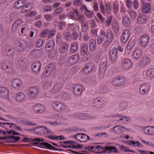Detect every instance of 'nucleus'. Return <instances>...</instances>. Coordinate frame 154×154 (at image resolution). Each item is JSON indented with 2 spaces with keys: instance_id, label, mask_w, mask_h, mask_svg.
Returning a JSON list of instances; mask_svg holds the SVG:
<instances>
[{
  "instance_id": "nucleus-1",
  "label": "nucleus",
  "mask_w": 154,
  "mask_h": 154,
  "mask_svg": "<svg viewBox=\"0 0 154 154\" xmlns=\"http://www.w3.org/2000/svg\"><path fill=\"white\" fill-rule=\"evenodd\" d=\"M35 134L39 135H44L46 137L49 139L56 140L58 139L57 136L54 135V133L49 130L48 128L43 126H39L32 128Z\"/></svg>"
},
{
  "instance_id": "nucleus-2",
  "label": "nucleus",
  "mask_w": 154,
  "mask_h": 154,
  "mask_svg": "<svg viewBox=\"0 0 154 154\" xmlns=\"http://www.w3.org/2000/svg\"><path fill=\"white\" fill-rule=\"evenodd\" d=\"M61 145L63 147L65 148H72L75 149H80L81 147L75 145L76 143L75 141H65L60 142Z\"/></svg>"
},
{
  "instance_id": "nucleus-3",
  "label": "nucleus",
  "mask_w": 154,
  "mask_h": 154,
  "mask_svg": "<svg viewBox=\"0 0 154 154\" xmlns=\"http://www.w3.org/2000/svg\"><path fill=\"white\" fill-rule=\"evenodd\" d=\"M111 131L116 134H121L125 133L126 131H130L131 130L130 129L126 128L125 127L121 125H116L113 127L111 129Z\"/></svg>"
},
{
  "instance_id": "nucleus-4",
  "label": "nucleus",
  "mask_w": 154,
  "mask_h": 154,
  "mask_svg": "<svg viewBox=\"0 0 154 154\" xmlns=\"http://www.w3.org/2000/svg\"><path fill=\"white\" fill-rule=\"evenodd\" d=\"M55 68V66L54 64L51 63L48 64L45 67L42 72L43 76L45 77L51 75Z\"/></svg>"
},
{
  "instance_id": "nucleus-5",
  "label": "nucleus",
  "mask_w": 154,
  "mask_h": 154,
  "mask_svg": "<svg viewBox=\"0 0 154 154\" xmlns=\"http://www.w3.org/2000/svg\"><path fill=\"white\" fill-rule=\"evenodd\" d=\"M53 108L58 111H61L65 109L66 106L61 102L55 101L52 103Z\"/></svg>"
},
{
  "instance_id": "nucleus-6",
  "label": "nucleus",
  "mask_w": 154,
  "mask_h": 154,
  "mask_svg": "<svg viewBox=\"0 0 154 154\" xmlns=\"http://www.w3.org/2000/svg\"><path fill=\"white\" fill-rule=\"evenodd\" d=\"M74 137L77 140L81 142H85L89 140H91L88 136L85 134L78 133Z\"/></svg>"
},
{
  "instance_id": "nucleus-7",
  "label": "nucleus",
  "mask_w": 154,
  "mask_h": 154,
  "mask_svg": "<svg viewBox=\"0 0 154 154\" xmlns=\"http://www.w3.org/2000/svg\"><path fill=\"white\" fill-rule=\"evenodd\" d=\"M133 65V63L130 59L125 58L122 61V66L124 70H126L131 69Z\"/></svg>"
},
{
  "instance_id": "nucleus-8",
  "label": "nucleus",
  "mask_w": 154,
  "mask_h": 154,
  "mask_svg": "<svg viewBox=\"0 0 154 154\" xmlns=\"http://www.w3.org/2000/svg\"><path fill=\"white\" fill-rule=\"evenodd\" d=\"M142 130L144 134L151 136L154 135V126H143L142 128Z\"/></svg>"
},
{
  "instance_id": "nucleus-9",
  "label": "nucleus",
  "mask_w": 154,
  "mask_h": 154,
  "mask_svg": "<svg viewBox=\"0 0 154 154\" xmlns=\"http://www.w3.org/2000/svg\"><path fill=\"white\" fill-rule=\"evenodd\" d=\"M32 108L33 110L35 113L39 114L44 113L46 110L45 106L40 104H37L34 105Z\"/></svg>"
},
{
  "instance_id": "nucleus-10",
  "label": "nucleus",
  "mask_w": 154,
  "mask_h": 154,
  "mask_svg": "<svg viewBox=\"0 0 154 154\" xmlns=\"http://www.w3.org/2000/svg\"><path fill=\"white\" fill-rule=\"evenodd\" d=\"M73 90L75 94L78 96L80 95L82 93L83 86L79 84H75L73 86Z\"/></svg>"
},
{
  "instance_id": "nucleus-11",
  "label": "nucleus",
  "mask_w": 154,
  "mask_h": 154,
  "mask_svg": "<svg viewBox=\"0 0 154 154\" xmlns=\"http://www.w3.org/2000/svg\"><path fill=\"white\" fill-rule=\"evenodd\" d=\"M0 95L3 98L8 99L9 100L11 101L9 99V90L7 88L5 87H0Z\"/></svg>"
},
{
  "instance_id": "nucleus-12",
  "label": "nucleus",
  "mask_w": 154,
  "mask_h": 154,
  "mask_svg": "<svg viewBox=\"0 0 154 154\" xmlns=\"http://www.w3.org/2000/svg\"><path fill=\"white\" fill-rule=\"evenodd\" d=\"M125 82V79L123 77L118 76L114 79L112 81V83L116 85H123Z\"/></svg>"
},
{
  "instance_id": "nucleus-13",
  "label": "nucleus",
  "mask_w": 154,
  "mask_h": 154,
  "mask_svg": "<svg viewBox=\"0 0 154 154\" xmlns=\"http://www.w3.org/2000/svg\"><path fill=\"white\" fill-rule=\"evenodd\" d=\"M76 117L81 119H91L95 118V117L90 114L84 113H77Z\"/></svg>"
},
{
  "instance_id": "nucleus-14",
  "label": "nucleus",
  "mask_w": 154,
  "mask_h": 154,
  "mask_svg": "<svg viewBox=\"0 0 154 154\" xmlns=\"http://www.w3.org/2000/svg\"><path fill=\"white\" fill-rule=\"evenodd\" d=\"M28 94L31 97H34L36 96L38 93V88L35 87H30L28 90Z\"/></svg>"
},
{
  "instance_id": "nucleus-15",
  "label": "nucleus",
  "mask_w": 154,
  "mask_h": 154,
  "mask_svg": "<svg viewBox=\"0 0 154 154\" xmlns=\"http://www.w3.org/2000/svg\"><path fill=\"white\" fill-rule=\"evenodd\" d=\"M150 88L147 83H145L142 84L139 88L140 93L144 94L148 93L149 91Z\"/></svg>"
},
{
  "instance_id": "nucleus-16",
  "label": "nucleus",
  "mask_w": 154,
  "mask_h": 154,
  "mask_svg": "<svg viewBox=\"0 0 154 154\" xmlns=\"http://www.w3.org/2000/svg\"><path fill=\"white\" fill-rule=\"evenodd\" d=\"M131 35L128 29L125 30L121 36V40L123 42L125 43L128 40Z\"/></svg>"
},
{
  "instance_id": "nucleus-17",
  "label": "nucleus",
  "mask_w": 154,
  "mask_h": 154,
  "mask_svg": "<svg viewBox=\"0 0 154 154\" xmlns=\"http://www.w3.org/2000/svg\"><path fill=\"white\" fill-rule=\"evenodd\" d=\"M109 117H115L116 118V121L119 122V121H123L122 123L125 122V121L127 122L129 121L130 119L127 117V116H125L123 115H117L116 116H108Z\"/></svg>"
},
{
  "instance_id": "nucleus-18",
  "label": "nucleus",
  "mask_w": 154,
  "mask_h": 154,
  "mask_svg": "<svg viewBox=\"0 0 154 154\" xmlns=\"http://www.w3.org/2000/svg\"><path fill=\"white\" fill-rule=\"evenodd\" d=\"M118 52L117 49L115 47L110 49L109 55L112 61H114L117 59V54Z\"/></svg>"
},
{
  "instance_id": "nucleus-19",
  "label": "nucleus",
  "mask_w": 154,
  "mask_h": 154,
  "mask_svg": "<svg viewBox=\"0 0 154 154\" xmlns=\"http://www.w3.org/2000/svg\"><path fill=\"white\" fill-rule=\"evenodd\" d=\"M79 58V56L77 54L72 56L69 59L67 62V64L70 66H72L75 64Z\"/></svg>"
},
{
  "instance_id": "nucleus-20",
  "label": "nucleus",
  "mask_w": 154,
  "mask_h": 154,
  "mask_svg": "<svg viewBox=\"0 0 154 154\" xmlns=\"http://www.w3.org/2000/svg\"><path fill=\"white\" fill-rule=\"evenodd\" d=\"M0 126L6 129L10 130L15 128L16 125L12 123L0 122Z\"/></svg>"
},
{
  "instance_id": "nucleus-21",
  "label": "nucleus",
  "mask_w": 154,
  "mask_h": 154,
  "mask_svg": "<svg viewBox=\"0 0 154 154\" xmlns=\"http://www.w3.org/2000/svg\"><path fill=\"white\" fill-rule=\"evenodd\" d=\"M149 41V37L148 35H143L140 39V42L141 46L145 47L147 45Z\"/></svg>"
},
{
  "instance_id": "nucleus-22",
  "label": "nucleus",
  "mask_w": 154,
  "mask_h": 154,
  "mask_svg": "<svg viewBox=\"0 0 154 154\" xmlns=\"http://www.w3.org/2000/svg\"><path fill=\"white\" fill-rule=\"evenodd\" d=\"M11 84L12 86L15 88H20L22 85L21 81L19 79H15L13 80Z\"/></svg>"
},
{
  "instance_id": "nucleus-23",
  "label": "nucleus",
  "mask_w": 154,
  "mask_h": 154,
  "mask_svg": "<svg viewBox=\"0 0 154 154\" xmlns=\"http://www.w3.org/2000/svg\"><path fill=\"white\" fill-rule=\"evenodd\" d=\"M55 46V43L53 40H50L46 43L45 48L47 51H50L53 50Z\"/></svg>"
},
{
  "instance_id": "nucleus-24",
  "label": "nucleus",
  "mask_w": 154,
  "mask_h": 154,
  "mask_svg": "<svg viewBox=\"0 0 154 154\" xmlns=\"http://www.w3.org/2000/svg\"><path fill=\"white\" fill-rule=\"evenodd\" d=\"M25 0H18L14 3V7L16 8H21L26 3Z\"/></svg>"
},
{
  "instance_id": "nucleus-25",
  "label": "nucleus",
  "mask_w": 154,
  "mask_h": 154,
  "mask_svg": "<svg viewBox=\"0 0 154 154\" xmlns=\"http://www.w3.org/2000/svg\"><path fill=\"white\" fill-rule=\"evenodd\" d=\"M94 68V65L92 63H89L86 64L83 69L84 73L87 74L91 72Z\"/></svg>"
},
{
  "instance_id": "nucleus-26",
  "label": "nucleus",
  "mask_w": 154,
  "mask_h": 154,
  "mask_svg": "<svg viewBox=\"0 0 154 154\" xmlns=\"http://www.w3.org/2000/svg\"><path fill=\"white\" fill-rule=\"evenodd\" d=\"M41 64L38 61L34 62L32 64V71L34 72H39L41 69Z\"/></svg>"
},
{
  "instance_id": "nucleus-27",
  "label": "nucleus",
  "mask_w": 154,
  "mask_h": 154,
  "mask_svg": "<svg viewBox=\"0 0 154 154\" xmlns=\"http://www.w3.org/2000/svg\"><path fill=\"white\" fill-rule=\"evenodd\" d=\"M40 147L46 148L47 149L55 150L57 149L51 145L49 143L46 142H42L40 144Z\"/></svg>"
},
{
  "instance_id": "nucleus-28",
  "label": "nucleus",
  "mask_w": 154,
  "mask_h": 154,
  "mask_svg": "<svg viewBox=\"0 0 154 154\" xmlns=\"http://www.w3.org/2000/svg\"><path fill=\"white\" fill-rule=\"evenodd\" d=\"M92 104L95 107H100L103 104V100L101 98H96L93 100Z\"/></svg>"
},
{
  "instance_id": "nucleus-29",
  "label": "nucleus",
  "mask_w": 154,
  "mask_h": 154,
  "mask_svg": "<svg viewBox=\"0 0 154 154\" xmlns=\"http://www.w3.org/2000/svg\"><path fill=\"white\" fill-rule=\"evenodd\" d=\"M107 63L106 61L102 60L100 65L99 70L100 74H103L107 68Z\"/></svg>"
},
{
  "instance_id": "nucleus-30",
  "label": "nucleus",
  "mask_w": 154,
  "mask_h": 154,
  "mask_svg": "<svg viewBox=\"0 0 154 154\" xmlns=\"http://www.w3.org/2000/svg\"><path fill=\"white\" fill-rule=\"evenodd\" d=\"M25 98V94L22 92H19L17 94L16 100L18 102L20 103L23 101Z\"/></svg>"
},
{
  "instance_id": "nucleus-31",
  "label": "nucleus",
  "mask_w": 154,
  "mask_h": 154,
  "mask_svg": "<svg viewBox=\"0 0 154 154\" xmlns=\"http://www.w3.org/2000/svg\"><path fill=\"white\" fill-rule=\"evenodd\" d=\"M68 48L67 44L66 42H62L59 48V51L61 53H64L67 51Z\"/></svg>"
},
{
  "instance_id": "nucleus-32",
  "label": "nucleus",
  "mask_w": 154,
  "mask_h": 154,
  "mask_svg": "<svg viewBox=\"0 0 154 154\" xmlns=\"http://www.w3.org/2000/svg\"><path fill=\"white\" fill-rule=\"evenodd\" d=\"M33 4L31 3H28L26 4L22 9L21 11L23 13L27 12L32 8Z\"/></svg>"
},
{
  "instance_id": "nucleus-33",
  "label": "nucleus",
  "mask_w": 154,
  "mask_h": 154,
  "mask_svg": "<svg viewBox=\"0 0 154 154\" xmlns=\"http://www.w3.org/2000/svg\"><path fill=\"white\" fill-rule=\"evenodd\" d=\"M22 23V21L21 20L19 19L17 20L12 26V31L14 32H16Z\"/></svg>"
},
{
  "instance_id": "nucleus-34",
  "label": "nucleus",
  "mask_w": 154,
  "mask_h": 154,
  "mask_svg": "<svg viewBox=\"0 0 154 154\" xmlns=\"http://www.w3.org/2000/svg\"><path fill=\"white\" fill-rule=\"evenodd\" d=\"M142 52L141 49L139 48L136 49L133 53L134 57L136 59H139L141 56Z\"/></svg>"
},
{
  "instance_id": "nucleus-35",
  "label": "nucleus",
  "mask_w": 154,
  "mask_h": 154,
  "mask_svg": "<svg viewBox=\"0 0 154 154\" xmlns=\"http://www.w3.org/2000/svg\"><path fill=\"white\" fill-rule=\"evenodd\" d=\"M151 59L146 56H144L140 60V64L142 66H144L151 62Z\"/></svg>"
},
{
  "instance_id": "nucleus-36",
  "label": "nucleus",
  "mask_w": 154,
  "mask_h": 154,
  "mask_svg": "<svg viewBox=\"0 0 154 154\" xmlns=\"http://www.w3.org/2000/svg\"><path fill=\"white\" fill-rule=\"evenodd\" d=\"M137 19L139 23H143L146 22L147 20V17L146 15L142 14L138 16Z\"/></svg>"
},
{
  "instance_id": "nucleus-37",
  "label": "nucleus",
  "mask_w": 154,
  "mask_h": 154,
  "mask_svg": "<svg viewBox=\"0 0 154 154\" xmlns=\"http://www.w3.org/2000/svg\"><path fill=\"white\" fill-rule=\"evenodd\" d=\"M151 7L149 3H146L143 5L141 11H142L145 13H148L150 11Z\"/></svg>"
},
{
  "instance_id": "nucleus-38",
  "label": "nucleus",
  "mask_w": 154,
  "mask_h": 154,
  "mask_svg": "<svg viewBox=\"0 0 154 154\" xmlns=\"http://www.w3.org/2000/svg\"><path fill=\"white\" fill-rule=\"evenodd\" d=\"M75 14L77 17H78L79 15V12L78 10L76 9L74 10L73 12H70L68 15L69 17L70 18L75 21L76 19Z\"/></svg>"
},
{
  "instance_id": "nucleus-39",
  "label": "nucleus",
  "mask_w": 154,
  "mask_h": 154,
  "mask_svg": "<svg viewBox=\"0 0 154 154\" xmlns=\"http://www.w3.org/2000/svg\"><path fill=\"white\" fill-rule=\"evenodd\" d=\"M2 67L5 70L11 69L12 68L11 63L8 60L5 61L2 64Z\"/></svg>"
},
{
  "instance_id": "nucleus-40",
  "label": "nucleus",
  "mask_w": 154,
  "mask_h": 154,
  "mask_svg": "<svg viewBox=\"0 0 154 154\" xmlns=\"http://www.w3.org/2000/svg\"><path fill=\"white\" fill-rule=\"evenodd\" d=\"M89 48L91 51H93L95 50L96 47V43L95 40L92 39L89 43Z\"/></svg>"
},
{
  "instance_id": "nucleus-41",
  "label": "nucleus",
  "mask_w": 154,
  "mask_h": 154,
  "mask_svg": "<svg viewBox=\"0 0 154 154\" xmlns=\"http://www.w3.org/2000/svg\"><path fill=\"white\" fill-rule=\"evenodd\" d=\"M122 23L126 26H128L131 23V20L128 16H125L123 19Z\"/></svg>"
},
{
  "instance_id": "nucleus-42",
  "label": "nucleus",
  "mask_w": 154,
  "mask_h": 154,
  "mask_svg": "<svg viewBox=\"0 0 154 154\" xmlns=\"http://www.w3.org/2000/svg\"><path fill=\"white\" fill-rule=\"evenodd\" d=\"M78 45L76 42H73L71 44L70 50L71 52L74 53L76 52L77 50Z\"/></svg>"
},
{
  "instance_id": "nucleus-43",
  "label": "nucleus",
  "mask_w": 154,
  "mask_h": 154,
  "mask_svg": "<svg viewBox=\"0 0 154 154\" xmlns=\"http://www.w3.org/2000/svg\"><path fill=\"white\" fill-rule=\"evenodd\" d=\"M88 29V25L87 22H84L81 23V29L83 32H85Z\"/></svg>"
},
{
  "instance_id": "nucleus-44",
  "label": "nucleus",
  "mask_w": 154,
  "mask_h": 154,
  "mask_svg": "<svg viewBox=\"0 0 154 154\" xmlns=\"http://www.w3.org/2000/svg\"><path fill=\"white\" fill-rule=\"evenodd\" d=\"M129 145H131L132 146H134V147H142L143 146V145L138 141L135 142L134 141H129Z\"/></svg>"
},
{
  "instance_id": "nucleus-45",
  "label": "nucleus",
  "mask_w": 154,
  "mask_h": 154,
  "mask_svg": "<svg viewBox=\"0 0 154 154\" xmlns=\"http://www.w3.org/2000/svg\"><path fill=\"white\" fill-rule=\"evenodd\" d=\"M81 53L82 54H85L88 51V46L85 43H83L81 46Z\"/></svg>"
},
{
  "instance_id": "nucleus-46",
  "label": "nucleus",
  "mask_w": 154,
  "mask_h": 154,
  "mask_svg": "<svg viewBox=\"0 0 154 154\" xmlns=\"http://www.w3.org/2000/svg\"><path fill=\"white\" fill-rule=\"evenodd\" d=\"M62 88V85L59 83H57L55 85L53 88V91L54 93L58 92Z\"/></svg>"
},
{
  "instance_id": "nucleus-47",
  "label": "nucleus",
  "mask_w": 154,
  "mask_h": 154,
  "mask_svg": "<svg viewBox=\"0 0 154 154\" xmlns=\"http://www.w3.org/2000/svg\"><path fill=\"white\" fill-rule=\"evenodd\" d=\"M8 138L10 140V142L15 143L20 140V137L18 136H12L8 137Z\"/></svg>"
},
{
  "instance_id": "nucleus-48",
  "label": "nucleus",
  "mask_w": 154,
  "mask_h": 154,
  "mask_svg": "<svg viewBox=\"0 0 154 154\" xmlns=\"http://www.w3.org/2000/svg\"><path fill=\"white\" fill-rule=\"evenodd\" d=\"M113 39V36L112 33L109 32L107 34V36L106 37V41L107 42L108 44L110 43Z\"/></svg>"
},
{
  "instance_id": "nucleus-49",
  "label": "nucleus",
  "mask_w": 154,
  "mask_h": 154,
  "mask_svg": "<svg viewBox=\"0 0 154 154\" xmlns=\"http://www.w3.org/2000/svg\"><path fill=\"white\" fill-rule=\"evenodd\" d=\"M146 75L149 78H154V69H149L147 71Z\"/></svg>"
},
{
  "instance_id": "nucleus-50",
  "label": "nucleus",
  "mask_w": 154,
  "mask_h": 154,
  "mask_svg": "<svg viewBox=\"0 0 154 154\" xmlns=\"http://www.w3.org/2000/svg\"><path fill=\"white\" fill-rule=\"evenodd\" d=\"M96 149H98V153H102L104 152L105 151L107 150L106 147H104L103 146H97L95 147Z\"/></svg>"
},
{
  "instance_id": "nucleus-51",
  "label": "nucleus",
  "mask_w": 154,
  "mask_h": 154,
  "mask_svg": "<svg viewBox=\"0 0 154 154\" xmlns=\"http://www.w3.org/2000/svg\"><path fill=\"white\" fill-rule=\"evenodd\" d=\"M106 149L109 152H113L114 153L118 152V149L116 147L113 146H107Z\"/></svg>"
},
{
  "instance_id": "nucleus-52",
  "label": "nucleus",
  "mask_w": 154,
  "mask_h": 154,
  "mask_svg": "<svg viewBox=\"0 0 154 154\" xmlns=\"http://www.w3.org/2000/svg\"><path fill=\"white\" fill-rule=\"evenodd\" d=\"M48 33L49 31L48 29H44L40 33V36L42 38L45 37Z\"/></svg>"
},
{
  "instance_id": "nucleus-53",
  "label": "nucleus",
  "mask_w": 154,
  "mask_h": 154,
  "mask_svg": "<svg viewBox=\"0 0 154 154\" xmlns=\"http://www.w3.org/2000/svg\"><path fill=\"white\" fill-rule=\"evenodd\" d=\"M128 106V103L126 102H123L120 103L119 106V108L121 110H125Z\"/></svg>"
},
{
  "instance_id": "nucleus-54",
  "label": "nucleus",
  "mask_w": 154,
  "mask_h": 154,
  "mask_svg": "<svg viewBox=\"0 0 154 154\" xmlns=\"http://www.w3.org/2000/svg\"><path fill=\"white\" fill-rule=\"evenodd\" d=\"M43 45V40L41 39H39L36 40L35 43V45L38 48L41 47Z\"/></svg>"
},
{
  "instance_id": "nucleus-55",
  "label": "nucleus",
  "mask_w": 154,
  "mask_h": 154,
  "mask_svg": "<svg viewBox=\"0 0 154 154\" xmlns=\"http://www.w3.org/2000/svg\"><path fill=\"white\" fill-rule=\"evenodd\" d=\"M18 46L17 47V51L19 52H22L24 50V47L23 44L19 42Z\"/></svg>"
},
{
  "instance_id": "nucleus-56",
  "label": "nucleus",
  "mask_w": 154,
  "mask_h": 154,
  "mask_svg": "<svg viewBox=\"0 0 154 154\" xmlns=\"http://www.w3.org/2000/svg\"><path fill=\"white\" fill-rule=\"evenodd\" d=\"M43 139L41 138H35L32 139V140L33 144L35 145L39 144V142H43Z\"/></svg>"
},
{
  "instance_id": "nucleus-57",
  "label": "nucleus",
  "mask_w": 154,
  "mask_h": 154,
  "mask_svg": "<svg viewBox=\"0 0 154 154\" xmlns=\"http://www.w3.org/2000/svg\"><path fill=\"white\" fill-rule=\"evenodd\" d=\"M68 26L69 29L70 30L73 31L77 28V25L76 24H69Z\"/></svg>"
},
{
  "instance_id": "nucleus-58",
  "label": "nucleus",
  "mask_w": 154,
  "mask_h": 154,
  "mask_svg": "<svg viewBox=\"0 0 154 154\" xmlns=\"http://www.w3.org/2000/svg\"><path fill=\"white\" fill-rule=\"evenodd\" d=\"M128 14L133 19H135L136 18L137 15L136 13L132 10H130L128 11Z\"/></svg>"
},
{
  "instance_id": "nucleus-59",
  "label": "nucleus",
  "mask_w": 154,
  "mask_h": 154,
  "mask_svg": "<svg viewBox=\"0 0 154 154\" xmlns=\"http://www.w3.org/2000/svg\"><path fill=\"white\" fill-rule=\"evenodd\" d=\"M77 17V18L75 19V21H78L79 22H81V23L84 22H85L84 21L85 17L84 15H82L80 16L79 15Z\"/></svg>"
},
{
  "instance_id": "nucleus-60",
  "label": "nucleus",
  "mask_w": 154,
  "mask_h": 154,
  "mask_svg": "<svg viewBox=\"0 0 154 154\" xmlns=\"http://www.w3.org/2000/svg\"><path fill=\"white\" fill-rule=\"evenodd\" d=\"M111 5L110 4L107 3L106 5V11L107 14H110L111 9Z\"/></svg>"
},
{
  "instance_id": "nucleus-61",
  "label": "nucleus",
  "mask_w": 154,
  "mask_h": 154,
  "mask_svg": "<svg viewBox=\"0 0 154 154\" xmlns=\"http://www.w3.org/2000/svg\"><path fill=\"white\" fill-rule=\"evenodd\" d=\"M64 38L67 40H69L71 38V35L69 32L65 31L64 33Z\"/></svg>"
},
{
  "instance_id": "nucleus-62",
  "label": "nucleus",
  "mask_w": 154,
  "mask_h": 154,
  "mask_svg": "<svg viewBox=\"0 0 154 154\" xmlns=\"http://www.w3.org/2000/svg\"><path fill=\"white\" fill-rule=\"evenodd\" d=\"M28 30L29 28L27 27H23L21 29V32L23 35H25Z\"/></svg>"
},
{
  "instance_id": "nucleus-63",
  "label": "nucleus",
  "mask_w": 154,
  "mask_h": 154,
  "mask_svg": "<svg viewBox=\"0 0 154 154\" xmlns=\"http://www.w3.org/2000/svg\"><path fill=\"white\" fill-rule=\"evenodd\" d=\"M40 52L39 50H33L31 53V55L34 57L38 56V53Z\"/></svg>"
},
{
  "instance_id": "nucleus-64",
  "label": "nucleus",
  "mask_w": 154,
  "mask_h": 154,
  "mask_svg": "<svg viewBox=\"0 0 154 154\" xmlns=\"http://www.w3.org/2000/svg\"><path fill=\"white\" fill-rule=\"evenodd\" d=\"M134 45V43H132V42L129 41L127 44V47L128 49L129 50H131L133 48Z\"/></svg>"
}]
</instances>
